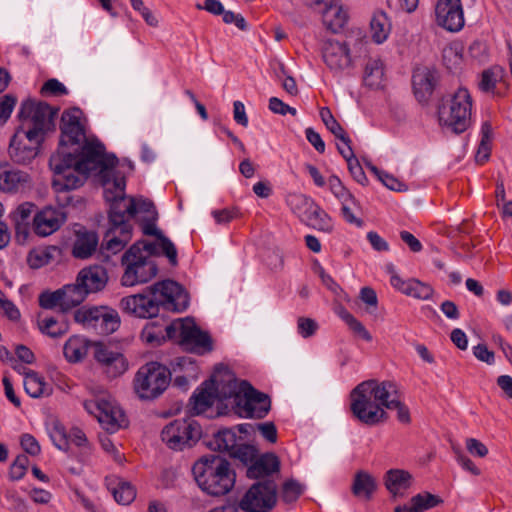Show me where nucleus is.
I'll return each mask as SVG.
<instances>
[{"label":"nucleus","instance_id":"1","mask_svg":"<svg viewBox=\"0 0 512 512\" xmlns=\"http://www.w3.org/2000/svg\"><path fill=\"white\" fill-rule=\"evenodd\" d=\"M117 162L116 156L106 153L105 146L96 138L85 141L77 152L57 150L49 159L54 174L52 187L55 192L77 189L91 173H98L103 185L104 180L119 176L114 171Z\"/></svg>","mask_w":512,"mask_h":512},{"label":"nucleus","instance_id":"2","mask_svg":"<svg viewBox=\"0 0 512 512\" xmlns=\"http://www.w3.org/2000/svg\"><path fill=\"white\" fill-rule=\"evenodd\" d=\"M54 114L47 103L29 99L21 103L20 124L8 147L9 158L14 164L28 166L36 159L48 132L54 128Z\"/></svg>","mask_w":512,"mask_h":512},{"label":"nucleus","instance_id":"3","mask_svg":"<svg viewBox=\"0 0 512 512\" xmlns=\"http://www.w3.org/2000/svg\"><path fill=\"white\" fill-rule=\"evenodd\" d=\"M350 399L353 416L366 425L373 426L386 420L384 408L396 409L397 419L404 424L411 421L409 409L399 400L397 386L392 381H363L351 391Z\"/></svg>","mask_w":512,"mask_h":512},{"label":"nucleus","instance_id":"4","mask_svg":"<svg viewBox=\"0 0 512 512\" xmlns=\"http://www.w3.org/2000/svg\"><path fill=\"white\" fill-rule=\"evenodd\" d=\"M216 400L230 405L234 412L242 418H264L271 408V401L267 394L259 392L247 381L237 382L233 373L223 365H217L211 378Z\"/></svg>","mask_w":512,"mask_h":512},{"label":"nucleus","instance_id":"5","mask_svg":"<svg viewBox=\"0 0 512 512\" xmlns=\"http://www.w3.org/2000/svg\"><path fill=\"white\" fill-rule=\"evenodd\" d=\"M188 304V294L173 280L157 282L147 287L146 293L124 297L120 302L124 312L139 318L156 317L161 309L181 312Z\"/></svg>","mask_w":512,"mask_h":512},{"label":"nucleus","instance_id":"6","mask_svg":"<svg viewBox=\"0 0 512 512\" xmlns=\"http://www.w3.org/2000/svg\"><path fill=\"white\" fill-rule=\"evenodd\" d=\"M199 488L211 496H223L234 487L236 474L231 464L218 455L201 457L192 467Z\"/></svg>","mask_w":512,"mask_h":512},{"label":"nucleus","instance_id":"7","mask_svg":"<svg viewBox=\"0 0 512 512\" xmlns=\"http://www.w3.org/2000/svg\"><path fill=\"white\" fill-rule=\"evenodd\" d=\"M472 99L467 89L459 88L438 107L439 122L455 134L463 133L471 123Z\"/></svg>","mask_w":512,"mask_h":512},{"label":"nucleus","instance_id":"8","mask_svg":"<svg viewBox=\"0 0 512 512\" xmlns=\"http://www.w3.org/2000/svg\"><path fill=\"white\" fill-rule=\"evenodd\" d=\"M126 181L123 176L104 180L103 195L110 203L109 223L114 227L131 225L128 218L136 215V200L125 195Z\"/></svg>","mask_w":512,"mask_h":512},{"label":"nucleus","instance_id":"9","mask_svg":"<svg viewBox=\"0 0 512 512\" xmlns=\"http://www.w3.org/2000/svg\"><path fill=\"white\" fill-rule=\"evenodd\" d=\"M170 382L171 372L166 366L149 362L141 366L135 374L133 387L140 399L154 400L167 389Z\"/></svg>","mask_w":512,"mask_h":512},{"label":"nucleus","instance_id":"10","mask_svg":"<svg viewBox=\"0 0 512 512\" xmlns=\"http://www.w3.org/2000/svg\"><path fill=\"white\" fill-rule=\"evenodd\" d=\"M124 272L121 276V284L125 287H133L151 281L158 273V266L154 259L142 256L137 245H131L121 257Z\"/></svg>","mask_w":512,"mask_h":512},{"label":"nucleus","instance_id":"11","mask_svg":"<svg viewBox=\"0 0 512 512\" xmlns=\"http://www.w3.org/2000/svg\"><path fill=\"white\" fill-rule=\"evenodd\" d=\"M202 435L200 424L192 419H176L167 424L162 432L161 438L169 448L181 451L194 446Z\"/></svg>","mask_w":512,"mask_h":512},{"label":"nucleus","instance_id":"12","mask_svg":"<svg viewBox=\"0 0 512 512\" xmlns=\"http://www.w3.org/2000/svg\"><path fill=\"white\" fill-rule=\"evenodd\" d=\"M74 320L101 335H109L120 326L118 312L107 306L82 307L74 312Z\"/></svg>","mask_w":512,"mask_h":512},{"label":"nucleus","instance_id":"13","mask_svg":"<svg viewBox=\"0 0 512 512\" xmlns=\"http://www.w3.org/2000/svg\"><path fill=\"white\" fill-rule=\"evenodd\" d=\"M351 45L356 52L362 53L364 40L360 32L358 33V38H356L353 43H351V41L339 42L332 39H328L323 43V61L334 74H341L344 70L352 66L350 56Z\"/></svg>","mask_w":512,"mask_h":512},{"label":"nucleus","instance_id":"14","mask_svg":"<svg viewBox=\"0 0 512 512\" xmlns=\"http://www.w3.org/2000/svg\"><path fill=\"white\" fill-rule=\"evenodd\" d=\"M277 485L274 480L257 481L244 494L239 506L243 511L268 512L276 503Z\"/></svg>","mask_w":512,"mask_h":512},{"label":"nucleus","instance_id":"15","mask_svg":"<svg viewBox=\"0 0 512 512\" xmlns=\"http://www.w3.org/2000/svg\"><path fill=\"white\" fill-rule=\"evenodd\" d=\"M81 110L74 108L65 111L61 117V138L58 150H79V146L90 140L85 134V129L80 122Z\"/></svg>","mask_w":512,"mask_h":512},{"label":"nucleus","instance_id":"16","mask_svg":"<svg viewBox=\"0 0 512 512\" xmlns=\"http://www.w3.org/2000/svg\"><path fill=\"white\" fill-rule=\"evenodd\" d=\"M84 407L89 413L94 414L99 423L110 433L127 425L122 409L108 400L99 399L85 402Z\"/></svg>","mask_w":512,"mask_h":512},{"label":"nucleus","instance_id":"17","mask_svg":"<svg viewBox=\"0 0 512 512\" xmlns=\"http://www.w3.org/2000/svg\"><path fill=\"white\" fill-rule=\"evenodd\" d=\"M94 358L109 379L121 376L128 369V362L122 353L100 342L94 345Z\"/></svg>","mask_w":512,"mask_h":512},{"label":"nucleus","instance_id":"18","mask_svg":"<svg viewBox=\"0 0 512 512\" xmlns=\"http://www.w3.org/2000/svg\"><path fill=\"white\" fill-rule=\"evenodd\" d=\"M436 22L444 29L457 32L464 26V15L460 0H439L435 8Z\"/></svg>","mask_w":512,"mask_h":512},{"label":"nucleus","instance_id":"19","mask_svg":"<svg viewBox=\"0 0 512 512\" xmlns=\"http://www.w3.org/2000/svg\"><path fill=\"white\" fill-rule=\"evenodd\" d=\"M439 82L436 69L427 66L417 67L413 71L412 86L415 97L421 103H427Z\"/></svg>","mask_w":512,"mask_h":512},{"label":"nucleus","instance_id":"20","mask_svg":"<svg viewBox=\"0 0 512 512\" xmlns=\"http://www.w3.org/2000/svg\"><path fill=\"white\" fill-rule=\"evenodd\" d=\"M67 215L63 208L45 207L33 218V230L41 237L57 231L66 221Z\"/></svg>","mask_w":512,"mask_h":512},{"label":"nucleus","instance_id":"21","mask_svg":"<svg viewBox=\"0 0 512 512\" xmlns=\"http://www.w3.org/2000/svg\"><path fill=\"white\" fill-rule=\"evenodd\" d=\"M322 14L323 24L333 33L339 32L347 22V13L337 2L327 0H313Z\"/></svg>","mask_w":512,"mask_h":512},{"label":"nucleus","instance_id":"22","mask_svg":"<svg viewBox=\"0 0 512 512\" xmlns=\"http://www.w3.org/2000/svg\"><path fill=\"white\" fill-rule=\"evenodd\" d=\"M280 470V460L274 453L259 455L246 469V476L259 481L272 480L273 474Z\"/></svg>","mask_w":512,"mask_h":512},{"label":"nucleus","instance_id":"23","mask_svg":"<svg viewBox=\"0 0 512 512\" xmlns=\"http://www.w3.org/2000/svg\"><path fill=\"white\" fill-rule=\"evenodd\" d=\"M76 278L82 288L87 290V295L103 290L108 282L107 271L100 265L81 269Z\"/></svg>","mask_w":512,"mask_h":512},{"label":"nucleus","instance_id":"24","mask_svg":"<svg viewBox=\"0 0 512 512\" xmlns=\"http://www.w3.org/2000/svg\"><path fill=\"white\" fill-rule=\"evenodd\" d=\"M178 342L193 350H202V352H210L212 350V340L207 332H203L193 320L187 318V324L183 331L182 340Z\"/></svg>","mask_w":512,"mask_h":512},{"label":"nucleus","instance_id":"25","mask_svg":"<svg viewBox=\"0 0 512 512\" xmlns=\"http://www.w3.org/2000/svg\"><path fill=\"white\" fill-rule=\"evenodd\" d=\"M131 236L132 225H124L119 227L110 225V228L104 236L102 247H104L107 251L116 254L126 246V244L131 240Z\"/></svg>","mask_w":512,"mask_h":512},{"label":"nucleus","instance_id":"26","mask_svg":"<svg viewBox=\"0 0 512 512\" xmlns=\"http://www.w3.org/2000/svg\"><path fill=\"white\" fill-rule=\"evenodd\" d=\"M391 285L407 296L427 300L433 294V289L416 279L402 280L398 275H391Z\"/></svg>","mask_w":512,"mask_h":512},{"label":"nucleus","instance_id":"27","mask_svg":"<svg viewBox=\"0 0 512 512\" xmlns=\"http://www.w3.org/2000/svg\"><path fill=\"white\" fill-rule=\"evenodd\" d=\"M216 401L213 385L205 381L202 387L193 393L189 400V411L192 415H199L207 411Z\"/></svg>","mask_w":512,"mask_h":512},{"label":"nucleus","instance_id":"28","mask_svg":"<svg viewBox=\"0 0 512 512\" xmlns=\"http://www.w3.org/2000/svg\"><path fill=\"white\" fill-rule=\"evenodd\" d=\"M385 487L394 496L403 495L412 484V475L402 469H390L385 474Z\"/></svg>","mask_w":512,"mask_h":512},{"label":"nucleus","instance_id":"29","mask_svg":"<svg viewBox=\"0 0 512 512\" xmlns=\"http://www.w3.org/2000/svg\"><path fill=\"white\" fill-rule=\"evenodd\" d=\"M377 489L375 478L366 471H358L353 479L351 491L355 497L369 501Z\"/></svg>","mask_w":512,"mask_h":512},{"label":"nucleus","instance_id":"30","mask_svg":"<svg viewBox=\"0 0 512 512\" xmlns=\"http://www.w3.org/2000/svg\"><path fill=\"white\" fill-rule=\"evenodd\" d=\"M29 175L20 170L0 168V189L5 192H15L26 186Z\"/></svg>","mask_w":512,"mask_h":512},{"label":"nucleus","instance_id":"31","mask_svg":"<svg viewBox=\"0 0 512 512\" xmlns=\"http://www.w3.org/2000/svg\"><path fill=\"white\" fill-rule=\"evenodd\" d=\"M98 245V236L93 231H84L77 234L72 255L75 258L86 259L92 255Z\"/></svg>","mask_w":512,"mask_h":512},{"label":"nucleus","instance_id":"32","mask_svg":"<svg viewBox=\"0 0 512 512\" xmlns=\"http://www.w3.org/2000/svg\"><path fill=\"white\" fill-rule=\"evenodd\" d=\"M206 445L213 451L227 452L231 455L237 446V435L232 429L224 428L214 433Z\"/></svg>","mask_w":512,"mask_h":512},{"label":"nucleus","instance_id":"33","mask_svg":"<svg viewBox=\"0 0 512 512\" xmlns=\"http://www.w3.org/2000/svg\"><path fill=\"white\" fill-rule=\"evenodd\" d=\"M24 389L32 398H39L51 394V387L37 372L28 370L24 372Z\"/></svg>","mask_w":512,"mask_h":512},{"label":"nucleus","instance_id":"34","mask_svg":"<svg viewBox=\"0 0 512 512\" xmlns=\"http://www.w3.org/2000/svg\"><path fill=\"white\" fill-rule=\"evenodd\" d=\"M60 289L63 296V314L80 305L88 296L87 290H84L77 280L75 283L67 284Z\"/></svg>","mask_w":512,"mask_h":512},{"label":"nucleus","instance_id":"35","mask_svg":"<svg viewBox=\"0 0 512 512\" xmlns=\"http://www.w3.org/2000/svg\"><path fill=\"white\" fill-rule=\"evenodd\" d=\"M384 77L383 63L380 59L370 58L364 69L363 82L367 87L378 89L382 86Z\"/></svg>","mask_w":512,"mask_h":512},{"label":"nucleus","instance_id":"36","mask_svg":"<svg viewBox=\"0 0 512 512\" xmlns=\"http://www.w3.org/2000/svg\"><path fill=\"white\" fill-rule=\"evenodd\" d=\"M305 223L319 231L323 232H331L333 229L332 220L329 215L320 208L319 205L315 204L313 208L310 209L308 213H306L305 218L303 219Z\"/></svg>","mask_w":512,"mask_h":512},{"label":"nucleus","instance_id":"37","mask_svg":"<svg viewBox=\"0 0 512 512\" xmlns=\"http://www.w3.org/2000/svg\"><path fill=\"white\" fill-rule=\"evenodd\" d=\"M39 330L52 338H58L66 334L69 330L68 321L62 316V319L54 317H45L38 319Z\"/></svg>","mask_w":512,"mask_h":512},{"label":"nucleus","instance_id":"38","mask_svg":"<svg viewBox=\"0 0 512 512\" xmlns=\"http://www.w3.org/2000/svg\"><path fill=\"white\" fill-rule=\"evenodd\" d=\"M372 39L378 43H383L390 32V22L387 15L380 11L376 12L370 22Z\"/></svg>","mask_w":512,"mask_h":512},{"label":"nucleus","instance_id":"39","mask_svg":"<svg viewBox=\"0 0 512 512\" xmlns=\"http://www.w3.org/2000/svg\"><path fill=\"white\" fill-rule=\"evenodd\" d=\"M87 349L85 340L79 336H72L70 337L64 347H63V353L65 358L69 362H78L84 358L86 355Z\"/></svg>","mask_w":512,"mask_h":512},{"label":"nucleus","instance_id":"40","mask_svg":"<svg viewBox=\"0 0 512 512\" xmlns=\"http://www.w3.org/2000/svg\"><path fill=\"white\" fill-rule=\"evenodd\" d=\"M492 136V125L490 122L486 121L481 126V141L475 155V160L477 163L483 164L489 159L491 153Z\"/></svg>","mask_w":512,"mask_h":512},{"label":"nucleus","instance_id":"41","mask_svg":"<svg viewBox=\"0 0 512 512\" xmlns=\"http://www.w3.org/2000/svg\"><path fill=\"white\" fill-rule=\"evenodd\" d=\"M320 117L323 121L326 128L343 144H348L350 142V138L347 135L344 128L340 125V123L334 118L330 109L328 107H322L320 109Z\"/></svg>","mask_w":512,"mask_h":512},{"label":"nucleus","instance_id":"42","mask_svg":"<svg viewBox=\"0 0 512 512\" xmlns=\"http://www.w3.org/2000/svg\"><path fill=\"white\" fill-rule=\"evenodd\" d=\"M443 503V499L439 496L431 494L430 492H422L410 499V505H408L412 512H424L425 510L431 509Z\"/></svg>","mask_w":512,"mask_h":512},{"label":"nucleus","instance_id":"43","mask_svg":"<svg viewBox=\"0 0 512 512\" xmlns=\"http://www.w3.org/2000/svg\"><path fill=\"white\" fill-rule=\"evenodd\" d=\"M59 249L55 246H50L45 249L33 250L28 254L27 262L32 269H38L48 265L54 258V254L58 253Z\"/></svg>","mask_w":512,"mask_h":512},{"label":"nucleus","instance_id":"44","mask_svg":"<svg viewBox=\"0 0 512 512\" xmlns=\"http://www.w3.org/2000/svg\"><path fill=\"white\" fill-rule=\"evenodd\" d=\"M287 203L294 213L302 217V220L316 204L312 198L300 193L290 194L287 197Z\"/></svg>","mask_w":512,"mask_h":512},{"label":"nucleus","instance_id":"45","mask_svg":"<svg viewBox=\"0 0 512 512\" xmlns=\"http://www.w3.org/2000/svg\"><path fill=\"white\" fill-rule=\"evenodd\" d=\"M112 494L117 503L129 505L136 497V490L129 482L119 481Z\"/></svg>","mask_w":512,"mask_h":512},{"label":"nucleus","instance_id":"46","mask_svg":"<svg viewBox=\"0 0 512 512\" xmlns=\"http://www.w3.org/2000/svg\"><path fill=\"white\" fill-rule=\"evenodd\" d=\"M329 189L332 194L343 204L344 202H351V204H356V200L354 196L346 189V187L342 184L341 180L332 175L328 179Z\"/></svg>","mask_w":512,"mask_h":512},{"label":"nucleus","instance_id":"47","mask_svg":"<svg viewBox=\"0 0 512 512\" xmlns=\"http://www.w3.org/2000/svg\"><path fill=\"white\" fill-rule=\"evenodd\" d=\"M231 457L238 459L246 468L253 463L258 455V450L249 444L237 445L231 452Z\"/></svg>","mask_w":512,"mask_h":512},{"label":"nucleus","instance_id":"48","mask_svg":"<svg viewBox=\"0 0 512 512\" xmlns=\"http://www.w3.org/2000/svg\"><path fill=\"white\" fill-rule=\"evenodd\" d=\"M442 59L450 71L458 69L462 63V54L457 46H446L442 51Z\"/></svg>","mask_w":512,"mask_h":512},{"label":"nucleus","instance_id":"49","mask_svg":"<svg viewBox=\"0 0 512 512\" xmlns=\"http://www.w3.org/2000/svg\"><path fill=\"white\" fill-rule=\"evenodd\" d=\"M39 305L44 309H53L56 306H59L61 312L63 313V296L61 289H57L53 292H42L39 295Z\"/></svg>","mask_w":512,"mask_h":512},{"label":"nucleus","instance_id":"50","mask_svg":"<svg viewBox=\"0 0 512 512\" xmlns=\"http://www.w3.org/2000/svg\"><path fill=\"white\" fill-rule=\"evenodd\" d=\"M304 486L296 480H288L282 488V498L285 502L290 503L296 501L304 492Z\"/></svg>","mask_w":512,"mask_h":512},{"label":"nucleus","instance_id":"51","mask_svg":"<svg viewBox=\"0 0 512 512\" xmlns=\"http://www.w3.org/2000/svg\"><path fill=\"white\" fill-rule=\"evenodd\" d=\"M142 337L147 343L160 345L165 340L162 329L155 323L151 322L145 326Z\"/></svg>","mask_w":512,"mask_h":512},{"label":"nucleus","instance_id":"52","mask_svg":"<svg viewBox=\"0 0 512 512\" xmlns=\"http://www.w3.org/2000/svg\"><path fill=\"white\" fill-rule=\"evenodd\" d=\"M158 241L161 253L168 258V261L172 266H176L178 264V259L177 249L174 243L163 234L158 235Z\"/></svg>","mask_w":512,"mask_h":512},{"label":"nucleus","instance_id":"53","mask_svg":"<svg viewBox=\"0 0 512 512\" xmlns=\"http://www.w3.org/2000/svg\"><path fill=\"white\" fill-rule=\"evenodd\" d=\"M499 77L500 70L498 68L484 70L481 74L479 88L484 92L492 91L495 88Z\"/></svg>","mask_w":512,"mask_h":512},{"label":"nucleus","instance_id":"54","mask_svg":"<svg viewBox=\"0 0 512 512\" xmlns=\"http://www.w3.org/2000/svg\"><path fill=\"white\" fill-rule=\"evenodd\" d=\"M4 505L14 512H28L25 501L14 491H6Z\"/></svg>","mask_w":512,"mask_h":512},{"label":"nucleus","instance_id":"55","mask_svg":"<svg viewBox=\"0 0 512 512\" xmlns=\"http://www.w3.org/2000/svg\"><path fill=\"white\" fill-rule=\"evenodd\" d=\"M35 205L30 202L22 203L17 209L11 214L13 222L19 223H30L31 215L34 211Z\"/></svg>","mask_w":512,"mask_h":512},{"label":"nucleus","instance_id":"56","mask_svg":"<svg viewBox=\"0 0 512 512\" xmlns=\"http://www.w3.org/2000/svg\"><path fill=\"white\" fill-rule=\"evenodd\" d=\"M186 324L187 319H178L166 325L165 328L162 329L163 333L165 332V338L182 340L183 331L184 328L186 327Z\"/></svg>","mask_w":512,"mask_h":512},{"label":"nucleus","instance_id":"57","mask_svg":"<svg viewBox=\"0 0 512 512\" xmlns=\"http://www.w3.org/2000/svg\"><path fill=\"white\" fill-rule=\"evenodd\" d=\"M42 94H49L53 96H62L68 94L67 88L63 83L55 78L47 80L41 88Z\"/></svg>","mask_w":512,"mask_h":512},{"label":"nucleus","instance_id":"58","mask_svg":"<svg viewBox=\"0 0 512 512\" xmlns=\"http://www.w3.org/2000/svg\"><path fill=\"white\" fill-rule=\"evenodd\" d=\"M297 328L299 334L303 338L311 337L317 330L318 325L316 321L311 318L300 317L297 321Z\"/></svg>","mask_w":512,"mask_h":512},{"label":"nucleus","instance_id":"59","mask_svg":"<svg viewBox=\"0 0 512 512\" xmlns=\"http://www.w3.org/2000/svg\"><path fill=\"white\" fill-rule=\"evenodd\" d=\"M16 98L12 95H5L0 101V124L5 123L10 117L16 104Z\"/></svg>","mask_w":512,"mask_h":512},{"label":"nucleus","instance_id":"60","mask_svg":"<svg viewBox=\"0 0 512 512\" xmlns=\"http://www.w3.org/2000/svg\"><path fill=\"white\" fill-rule=\"evenodd\" d=\"M348 169L354 180H356L358 183L362 185H366L368 182V179L365 175V172L360 165L357 158H352V160H349L347 163Z\"/></svg>","mask_w":512,"mask_h":512},{"label":"nucleus","instance_id":"61","mask_svg":"<svg viewBox=\"0 0 512 512\" xmlns=\"http://www.w3.org/2000/svg\"><path fill=\"white\" fill-rule=\"evenodd\" d=\"M269 109L276 114L286 115L287 113L295 116L296 109L285 104L281 99L272 97L269 99Z\"/></svg>","mask_w":512,"mask_h":512},{"label":"nucleus","instance_id":"62","mask_svg":"<svg viewBox=\"0 0 512 512\" xmlns=\"http://www.w3.org/2000/svg\"><path fill=\"white\" fill-rule=\"evenodd\" d=\"M51 439L55 446L60 450H66L68 446V437L62 426L55 425L51 432Z\"/></svg>","mask_w":512,"mask_h":512},{"label":"nucleus","instance_id":"63","mask_svg":"<svg viewBox=\"0 0 512 512\" xmlns=\"http://www.w3.org/2000/svg\"><path fill=\"white\" fill-rule=\"evenodd\" d=\"M21 446L23 450L31 456H36L40 453V445L37 440L30 434H24L21 437Z\"/></svg>","mask_w":512,"mask_h":512},{"label":"nucleus","instance_id":"64","mask_svg":"<svg viewBox=\"0 0 512 512\" xmlns=\"http://www.w3.org/2000/svg\"><path fill=\"white\" fill-rule=\"evenodd\" d=\"M473 354L474 356L489 365L494 363L495 356L494 352L489 350L488 347L485 344H478L473 347Z\"/></svg>","mask_w":512,"mask_h":512}]
</instances>
